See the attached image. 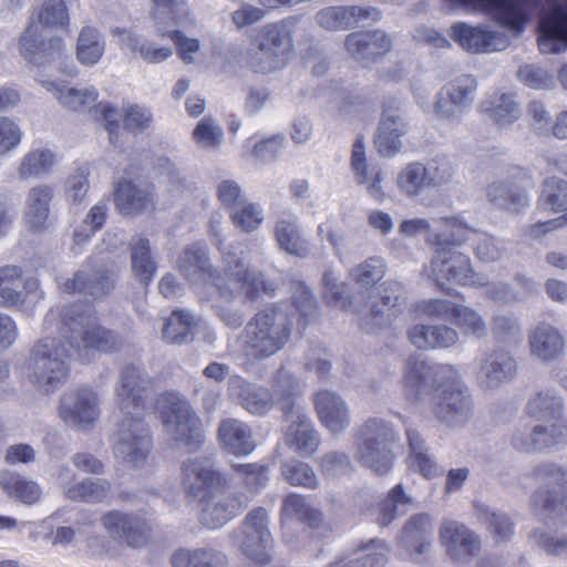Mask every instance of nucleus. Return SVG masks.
<instances>
[{"mask_svg": "<svg viewBox=\"0 0 567 567\" xmlns=\"http://www.w3.org/2000/svg\"><path fill=\"white\" fill-rule=\"evenodd\" d=\"M47 331L56 330L60 338L39 340L29 362L30 381L49 394L63 385L70 375L71 350L116 352L122 347L120 336L99 322L96 311L89 302H73L49 310L43 322Z\"/></svg>", "mask_w": 567, "mask_h": 567, "instance_id": "1", "label": "nucleus"}, {"mask_svg": "<svg viewBox=\"0 0 567 567\" xmlns=\"http://www.w3.org/2000/svg\"><path fill=\"white\" fill-rule=\"evenodd\" d=\"M221 252L224 271L219 272L210 264L207 249L193 244L187 246L177 261V268L188 281H202L216 290L219 299L230 302L240 298L243 302H254L262 296L274 297L276 286L262 271L245 267L243 259L231 250Z\"/></svg>", "mask_w": 567, "mask_h": 567, "instance_id": "2", "label": "nucleus"}, {"mask_svg": "<svg viewBox=\"0 0 567 567\" xmlns=\"http://www.w3.org/2000/svg\"><path fill=\"white\" fill-rule=\"evenodd\" d=\"M318 303L302 282L296 286L289 306L276 303L256 312L240 333L243 355L249 362L266 360L281 351L290 340L293 319L305 330L317 313Z\"/></svg>", "mask_w": 567, "mask_h": 567, "instance_id": "3", "label": "nucleus"}, {"mask_svg": "<svg viewBox=\"0 0 567 567\" xmlns=\"http://www.w3.org/2000/svg\"><path fill=\"white\" fill-rule=\"evenodd\" d=\"M153 379L143 374L140 368L127 364L120 374L115 390L116 403L122 413L118 423L114 454L133 467L145 463L152 440L144 416L147 399L153 392Z\"/></svg>", "mask_w": 567, "mask_h": 567, "instance_id": "4", "label": "nucleus"}, {"mask_svg": "<svg viewBox=\"0 0 567 567\" xmlns=\"http://www.w3.org/2000/svg\"><path fill=\"white\" fill-rule=\"evenodd\" d=\"M403 389L409 400L429 395L433 412L441 421L465 415L471 408L470 396L452 365H429L411 355L405 365Z\"/></svg>", "mask_w": 567, "mask_h": 567, "instance_id": "5", "label": "nucleus"}, {"mask_svg": "<svg viewBox=\"0 0 567 567\" xmlns=\"http://www.w3.org/2000/svg\"><path fill=\"white\" fill-rule=\"evenodd\" d=\"M228 485L227 477L215 468L208 456L188 460L182 465V486L186 496L200 505V522L207 528H218L239 515L245 504L236 495L215 501Z\"/></svg>", "mask_w": 567, "mask_h": 567, "instance_id": "6", "label": "nucleus"}, {"mask_svg": "<svg viewBox=\"0 0 567 567\" xmlns=\"http://www.w3.org/2000/svg\"><path fill=\"white\" fill-rule=\"evenodd\" d=\"M471 234V226L452 216L442 217L439 220V230L427 237V244L434 247V252L426 271L437 286L445 282L485 286L484 278L474 271L470 257L456 249L468 241Z\"/></svg>", "mask_w": 567, "mask_h": 567, "instance_id": "7", "label": "nucleus"}, {"mask_svg": "<svg viewBox=\"0 0 567 567\" xmlns=\"http://www.w3.org/2000/svg\"><path fill=\"white\" fill-rule=\"evenodd\" d=\"M526 414L539 424L533 426L529 436L512 437V445L517 452L533 453L566 442L567 424L563 419L560 399L549 392H539L528 401Z\"/></svg>", "mask_w": 567, "mask_h": 567, "instance_id": "8", "label": "nucleus"}, {"mask_svg": "<svg viewBox=\"0 0 567 567\" xmlns=\"http://www.w3.org/2000/svg\"><path fill=\"white\" fill-rule=\"evenodd\" d=\"M155 409L164 425H172L175 440L188 451H197L205 442V431L200 417L190 404L177 392L166 391L155 400Z\"/></svg>", "mask_w": 567, "mask_h": 567, "instance_id": "9", "label": "nucleus"}, {"mask_svg": "<svg viewBox=\"0 0 567 567\" xmlns=\"http://www.w3.org/2000/svg\"><path fill=\"white\" fill-rule=\"evenodd\" d=\"M358 437L362 441L359 445V460L374 473L386 474L393 464V430L381 420L370 419L359 430Z\"/></svg>", "mask_w": 567, "mask_h": 567, "instance_id": "10", "label": "nucleus"}, {"mask_svg": "<svg viewBox=\"0 0 567 567\" xmlns=\"http://www.w3.org/2000/svg\"><path fill=\"white\" fill-rule=\"evenodd\" d=\"M536 481L546 489L534 495V505L543 512L555 513L567 523V473L555 464H544L533 472Z\"/></svg>", "mask_w": 567, "mask_h": 567, "instance_id": "11", "label": "nucleus"}, {"mask_svg": "<svg viewBox=\"0 0 567 567\" xmlns=\"http://www.w3.org/2000/svg\"><path fill=\"white\" fill-rule=\"evenodd\" d=\"M240 550L255 565H267L271 559L272 538L268 529V513L262 507L251 509L243 523Z\"/></svg>", "mask_w": 567, "mask_h": 567, "instance_id": "12", "label": "nucleus"}, {"mask_svg": "<svg viewBox=\"0 0 567 567\" xmlns=\"http://www.w3.org/2000/svg\"><path fill=\"white\" fill-rule=\"evenodd\" d=\"M450 38L470 53L501 51L509 45L511 38L501 31L484 25H471L456 22L449 30Z\"/></svg>", "mask_w": 567, "mask_h": 567, "instance_id": "13", "label": "nucleus"}, {"mask_svg": "<svg viewBox=\"0 0 567 567\" xmlns=\"http://www.w3.org/2000/svg\"><path fill=\"white\" fill-rule=\"evenodd\" d=\"M104 529L123 539L132 548L146 546L152 538V525L142 515L110 511L101 517Z\"/></svg>", "mask_w": 567, "mask_h": 567, "instance_id": "14", "label": "nucleus"}, {"mask_svg": "<svg viewBox=\"0 0 567 567\" xmlns=\"http://www.w3.org/2000/svg\"><path fill=\"white\" fill-rule=\"evenodd\" d=\"M476 80L461 75L446 83L436 94L433 112L441 118H453L470 107L474 101Z\"/></svg>", "mask_w": 567, "mask_h": 567, "instance_id": "15", "label": "nucleus"}, {"mask_svg": "<svg viewBox=\"0 0 567 567\" xmlns=\"http://www.w3.org/2000/svg\"><path fill=\"white\" fill-rule=\"evenodd\" d=\"M22 274L18 266L0 267V306L17 307L43 299L39 280L28 278L22 281Z\"/></svg>", "mask_w": 567, "mask_h": 567, "instance_id": "16", "label": "nucleus"}, {"mask_svg": "<svg viewBox=\"0 0 567 567\" xmlns=\"http://www.w3.org/2000/svg\"><path fill=\"white\" fill-rule=\"evenodd\" d=\"M539 202L548 206L551 212L563 213V215L530 225L527 231L533 238H539L567 225V182L556 177L547 178L544 182Z\"/></svg>", "mask_w": 567, "mask_h": 567, "instance_id": "17", "label": "nucleus"}, {"mask_svg": "<svg viewBox=\"0 0 567 567\" xmlns=\"http://www.w3.org/2000/svg\"><path fill=\"white\" fill-rule=\"evenodd\" d=\"M117 212L124 216H135L154 210L155 187L153 184L137 185L126 178L120 179L113 189Z\"/></svg>", "mask_w": 567, "mask_h": 567, "instance_id": "18", "label": "nucleus"}, {"mask_svg": "<svg viewBox=\"0 0 567 567\" xmlns=\"http://www.w3.org/2000/svg\"><path fill=\"white\" fill-rule=\"evenodd\" d=\"M344 48L350 58L365 65L388 53L392 48V40L380 29L354 31L346 37Z\"/></svg>", "mask_w": 567, "mask_h": 567, "instance_id": "19", "label": "nucleus"}, {"mask_svg": "<svg viewBox=\"0 0 567 567\" xmlns=\"http://www.w3.org/2000/svg\"><path fill=\"white\" fill-rule=\"evenodd\" d=\"M59 414L66 423L78 426L92 424L100 414L96 393L90 388L65 393L61 399Z\"/></svg>", "mask_w": 567, "mask_h": 567, "instance_id": "20", "label": "nucleus"}, {"mask_svg": "<svg viewBox=\"0 0 567 567\" xmlns=\"http://www.w3.org/2000/svg\"><path fill=\"white\" fill-rule=\"evenodd\" d=\"M453 177V167L449 162L440 163L432 176L421 163L408 164L398 175L399 188L409 196L419 195L430 186L442 185Z\"/></svg>", "mask_w": 567, "mask_h": 567, "instance_id": "21", "label": "nucleus"}, {"mask_svg": "<svg viewBox=\"0 0 567 567\" xmlns=\"http://www.w3.org/2000/svg\"><path fill=\"white\" fill-rule=\"evenodd\" d=\"M42 30L39 23L31 21L20 38V53L25 60L38 65L61 58L65 45L61 38H52L47 42Z\"/></svg>", "mask_w": 567, "mask_h": 567, "instance_id": "22", "label": "nucleus"}, {"mask_svg": "<svg viewBox=\"0 0 567 567\" xmlns=\"http://www.w3.org/2000/svg\"><path fill=\"white\" fill-rule=\"evenodd\" d=\"M538 47L543 53H560L567 47V0L551 7L542 17Z\"/></svg>", "mask_w": 567, "mask_h": 567, "instance_id": "23", "label": "nucleus"}, {"mask_svg": "<svg viewBox=\"0 0 567 567\" xmlns=\"http://www.w3.org/2000/svg\"><path fill=\"white\" fill-rule=\"evenodd\" d=\"M440 537L453 559L472 558L478 555L482 548L480 536L456 522L444 524L440 529Z\"/></svg>", "mask_w": 567, "mask_h": 567, "instance_id": "24", "label": "nucleus"}, {"mask_svg": "<svg viewBox=\"0 0 567 567\" xmlns=\"http://www.w3.org/2000/svg\"><path fill=\"white\" fill-rule=\"evenodd\" d=\"M295 27L296 20L293 18L267 23L258 30L252 39L254 43H259L288 62L289 55L293 50L292 34Z\"/></svg>", "mask_w": 567, "mask_h": 567, "instance_id": "25", "label": "nucleus"}, {"mask_svg": "<svg viewBox=\"0 0 567 567\" xmlns=\"http://www.w3.org/2000/svg\"><path fill=\"white\" fill-rule=\"evenodd\" d=\"M218 440L235 456L248 455L257 445L251 427L237 419H226L219 423Z\"/></svg>", "mask_w": 567, "mask_h": 567, "instance_id": "26", "label": "nucleus"}, {"mask_svg": "<svg viewBox=\"0 0 567 567\" xmlns=\"http://www.w3.org/2000/svg\"><path fill=\"white\" fill-rule=\"evenodd\" d=\"M351 169L358 184L367 185V190L377 202H382L385 194L382 188L383 174L378 165L368 161L364 144H353Z\"/></svg>", "mask_w": 567, "mask_h": 567, "instance_id": "27", "label": "nucleus"}, {"mask_svg": "<svg viewBox=\"0 0 567 567\" xmlns=\"http://www.w3.org/2000/svg\"><path fill=\"white\" fill-rule=\"evenodd\" d=\"M409 341L421 350L446 349L458 341V333L446 324H414L408 330Z\"/></svg>", "mask_w": 567, "mask_h": 567, "instance_id": "28", "label": "nucleus"}, {"mask_svg": "<svg viewBox=\"0 0 567 567\" xmlns=\"http://www.w3.org/2000/svg\"><path fill=\"white\" fill-rule=\"evenodd\" d=\"M313 404L322 425L332 433L344 430L349 424L346 403L333 392L322 390L316 393Z\"/></svg>", "mask_w": 567, "mask_h": 567, "instance_id": "29", "label": "nucleus"}, {"mask_svg": "<svg viewBox=\"0 0 567 567\" xmlns=\"http://www.w3.org/2000/svg\"><path fill=\"white\" fill-rule=\"evenodd\" d=\"M41 85L51 92L59 103L72 111L89 112L95 107L99 92L94 86L68 87L53 81H41Z\"/></svg>", "mask_w": 567, "mask_h": 567, "instance_id": "30", "label": "nucleus"}, {"mask_svg": "<svg viewBox=\"0 0 567 567\" xmlns=\"http://www.w3.org/2000/svg\"><path fill=\"white\" fill-rule=\"evenodd\" d=\"M274 237L280 250L305 258L309 255V241L302 235L296 217H281L274 226Z\"/></svg>", "mask_w": 567, "mask_h": 567, "instance_id": "31", "label": "nucleus"}, {"mask_svg": "<svg viewBox=\"0 0 567 567\" xmlns=\"http://www.w3.org/2000/svg\"><path fill=\"white\" fill-rule=\"evenodd\" d=\"M114 288V279L107 271H95L92 276L85 271H76L73 278L61 285L65 293H83L100 298L107 295Z\"/></svg>", "mask_w": 567, "mask_h": 567, "instance_id": "32", "label": "nucleus"}, {"mask_svg": "<svg viewBox=\"0 0 567 567\" xmlns=\"http://www.w3.org/2000/svg\"><path fill=\"white\" fill-rule=\"evenodd\" d=\"M530 352L543 360L555 359L563 352L564 338L553 326L540 322L529 333Z\"/></svg>", "mask_w": 567, "mask_h": 567, "instance_id": "33", "label": "nucleus"}, {"mask_svg": "<svg viewBox=\"0 0 567 567\" xmlns=\"http://www.w3.org/2000/svg\"><path fill=\"white\" fill-rule=\"evenodd\" d=\"M52 188L48 185H38L30 189L27 199L25 221L33 233L47 228L52 199Z\"/></svg>", "mask_w": 567, "mask_h": 567, "instance_id": "34", "label": "nucleus"}, {"mask_svg": "<svg viewBox=\"0 0 567 567\" xmlns=\"http://www.w3.org/2000/svg\"><path fill=\"white\" fill-rule=\"evenodd\" d=\"M173 567H227L226 555L213 547L178 548L171 556Z\"/></svg>", "mask_w": 567, "mask_h": 567, "instance_id": "35", "label": "nucleus"}, {"mask_svg": "<svg viewBox=\"0 0 567 567\" xmlns=\"http://www.w3.org/2000/svg\"><path fill=\"white\" fill-rule=\"evenodd\" d=\"M105 45L104 35L97 28L84 25L76 39V60L84 66H93L102 59Z\"/></svg>", "mask_w": 567, "mask_h": 567, "instance_id": "36", "label": "nucleus"}, {"mask_svg": "<svg viewBox=\"0 0 567 567\" xmlns=\"http://www.w3.org/2000/svg\"><path fill=\"white\" fill-rule=\"evenodd\" d=\"M287 444L301 455H312L319 446V436L305 415H299L286 433Z\"/></svg>", "mask_w": 567, "mask_h": 567, "instance_id": "37", "label": "nucleus"}, {"mask_svg": "<svg viewBox=\"0 0 567 567\" xmlns=\"http://www.w3.org/2000/svg\"><path fill=\"white\" fill-rule=\"evenodd\" d=\"M2 489L12 498L33 505L40 501L42 491L40 486L17 473L6 472L0 476Z\"/></svg>", "mask_w": 567, "mask_h": 567, "instance_id": "38", "label": "nucleus"}, {"mask_svg": "<svg viewBox=\"0 0 567 567\" xmlns=\"http://www.w3.org/2000/svg\"><path fill=\"white\" fill-rule=\"evenodd\" d=\"M281 515L295 516L299 522L311 528L319 527L323 522L320 509L307 502L306 496L291 493L282 501Z\"/></svg>", "mask_w": 567, "mask_h": 567, "instance_id": "39", "label": "nucleus"}, {"mask_svg": "<svg viewBox=\"0 0 567 567\" xmlns=\"http://www.w3.org/2000/svg\"><path fill=\"white\" fill-rule=\"evenodd\" d=\"M484 109L499 126L509 125L522 115V109L511 93H499L491 96L485 102Z\"/></svg>", "mask_w": 567, "mask_h": 567, "instance_id": "40", "label": "nucleus"}, {"mask_svg": "<svg viewBox=\"0 0 567 567\" xmlns=\"http://www.w3.org/2000/svg\"><path fill=\"white\" fill-rule=\"evenodd\" d=\"M111 34L117 37L125 48L137 51L141 58L148 63L162 62L172 54L168 48H157L150 42H141L130 30L123 28H112Z\"/></svg>", "mask_w": 567, "mask_h": 567, "instance_id": "41", "label": "nucleus"}, {"mask_svg": "<svg viewBox=\"0 0 567 567\" xmlns=\"http://www.w3.org/2000/svg\"><path fill=\"white\" fill-rule=\"evenodd\" d=\"M132 269L135 277L145 286L153 280L157 266L151 256L150 241L140 237L131 244Z\"/></svg>", "mask_w": 567, "mask_h": 567, "instance_id": "42", "label": "nucleus"}, {"mask_svg": "<svg viewBox=\"0 0 567 567\" xmlns=\"http://www.w3.org/2000/svg\"><path fill=\"white\" fill-rule=\"evenodd\" d=\"M240 405L250 414L264 415L269 412L275 403L269 389L251 383H244L238 393Z\"/></svg>", "mask_w": 567, "mask_h": 567, "instance_id": "43", "label": "nucleus"}, {"mask_svg": "<svg viewBox=\"0 0 567 567\" xmlns=\"http://www.w3.org/2000/svg\"><path fill=\"white\" fill-rule=\"evenodd\" d=\"M482 369L485 371L488 386H496L514 377L516 363L508 352L494 351L485 358Z\"/></svg>", "mask_w": 567, "mask_h": 567, "instance_id": "44", "label": "nucleus"}, {"mask_svg": "<svg viewBox=\"0 0 567 567\" xmlns=\"http://www.w3.org/2000/svg\"><path fill=\"white\" fill-rule=\"evenodd\" d=\"M487 195L491 202L515 212L528 204L526 192L518 188L514 182L492 184L487 188Z\"/></svg>", "mask_w": 567, "mask_h": 567, "instance_id": "45", "label": "nucleus"}, {"mask_svg": "<svg viewBox=\"0 0 567 567\" xmlns=\"http://www.w3.org/2000/svg\"><path fill=\"white\" fill-rule=\"evenodd\" d=\"M385 271L386 265L381 257H369L353 267L349 277L355 285L368 289L380 282Z\"/></svg>", "mask_w": 567, "mask_h": 567, "instance_id": "46", "label": "nucleus"}, {"mask_svg": "<svg viewBox=\"0 0 567 567\" xmlns=\"http://www.w3.org/2000/svg\"><path fill=\"white\" fill-rule=\"evenodd\" d=\"M162 334L169 343L182 344L189 341L193 336L192 316L184 310H174L166 319Z\"/></svg>", "mask_w": 567, "mask_h": 567, "instance_id": "47", "label": "nucleus"}, {"mask_svg": "<svg viewBox=\"0 0 567 567\" xmlns=\"http://www.w3.org/2000/svg\"><path fill=\"white\" fill-rule=\"evenodd\" d=\"M430 517L426 514L413 515L404 525L403 533L415 554H424L430 547Z\"/></svg>", "mask_w": 567, "mask_h": 567, "instance_id": "48", "label": "nucleus"}, {"mask_svg": "<svg viewBox=\"0 0 567 567\" xmlns=\"http://www.w3.org/2000/svg\"><path fill=\"white\" fill-rule=\"evenodd\" d=\"M411 453L409 456V467L420 472L425 478H432L437 473L435 462L423 452V440L415 431H406Z\"/></svg>", "mask_w": 567, "mask_h": 567, "instance_id": "49", "label": "nucleus"}, {"mask_svg": "<svg viewBox=\"0 0 567 567\" xmlns=\"http://www.w3.org/2000/svg\"><path fill=\"white\" fill-rule=\"evenodd\" d=\"M409 126L399 109L388 106L377 130V142H396L405 135Z\"/></svg>", "mask_w": 567, "mask_h": 567, "instance_id": "50", "label": "nucleus"}, {"mask_svg": "<svg viewBox=\"0 0 567 567\" xmlns=\"http://www.w3.org/2000/svg\"><path fill=\"white\" fill-rule=\"evenodd\" d=\"M281 473L291 486L316 489L319 486L318 477L313 468L301 461L290 460L281 467Z\"/></svg>", "mask_w": 567, "mask_h": 567, "instance_id": "51", "label": "nucleus"}, {"mask_svg": "<svg viewBox=\"0 0 567 567\" xmlns=\"http://www.w3.org/2000/svg\"><path fill=\"white\" fill-rule=\"evenodd\" d=\"M247 64L254 72L266 74L284 68L287 61L252 40L247 51Z\"/></svg>", "mask_w": 567, "mask_h": 567, "instance_id": "52", "label": "nucleus"}, {"mask_svg": "<svg viewBox=\"0 0 567 567\" xmlns=\"http://www.w3.org/2000/svg\"><path fill=\"white\" fill-rule=\"evenodd\" d=\"M55 164V155L49 150L28 153L19 167L21 178L39 177L49 173Z\"/></svg>", "mask_w": 567, "mask_h": 567, "instance_id": "53", "label": "nucleus"}, {"mask_svg": "<svg viewBox=\"0 0 567 567\" xmlns=\"http://www.w3.org/2000/svg\"><path fill=\"white\" fill-rule=\"evenodd\" d=\"M230 220L236 228L251 233L262 224L264 213L258 204L245 200L231 210Z\"/></svg>", "mask_w": 567, "mask_h": 567, "instance_id": "54", "label": "nucleus"}, {"mask_svg": "<svg viewBox=\"0 0 567 567\" xmlns=\"http://www.w3.org/2000/svg\"><path fill=\"white\" fill-rule=\"evenodd\" d=\"M452 322L461 329L464 334L483 337L486 333V323L483 317L474 309L458 303L455 309Z\"/></svg>", "mask_w": 567, "mask_h": 567, "instance_id": "55", "label": "nucleus"}, {"mask_svg": "<svg viewBox=\"0 0 567 567\" xmlns=\"http://www.w3.org/2000/svg\"><path fill=\"white\" fill-rule=\"evenodd\" d=\"M43 27H64L69 23V10L65 0H44L38 21Z\"/></svg>", "mask_w": 567, "mask_h": 567, "instance_id": "56", "label": "nucleus"}, {"mask_svg": "<svg viewBox=\"0 0 567 567\" xmlns=\"http://www.w3.org/2000/svg\"><path fill=\"white\" fill-rule=\"evenodd\" d=\"M411 502L410 497L404 493L402 484L393 486L386 497L379 507L378 524L382 527L388 526L396 516V507L399 504L405 505Z\"/></svg>", "mask_w": 567, "mask_h": 567, "instance_id": "57", "label": "nucleus"}, {"mask_svg": "<svg viewBox=\"0 0 567 567\" xmlns=\"http://www.w3.org/2000/svg\"><path fill=\"white\" fill-rule=\"evenodd\" d=\"M473 234L468 240L473 241L474 254L483 262L496 261L501 258L502 251L494 237L486 233L478 231L471 227Z\"/></svg>", "mask_w": 567, "mask_h": 567, "instance_id": "58", "label": "nucleus"}, {"mask_svg": "<svg viewBox=\"0 0 567 567\" xmlns=\"http://www.w3.org/2000/svg\"><path fill=\"white\" fill-rule=\"evenodd\" d=\"M348 6L329 7L317 13L318 23L326 30L352 29Z\"/></svg>", "mask_w": 567, "mask_h": 567, "instance_id": "59", "label": "nucleus"}, {"mask_svg": "<svg viewBox=\"0 0 567 567\" xmlns=\"http://www.w3.org/2000/svg\"><path fill=\"white\" fill-rule=\"evenodd\" d=\"M123 127L130 132H142L150 127L153 116L148 109L132 103H124Z\"/></svg>", "mask_w": 567, "mask_h": 567, "instance_id": "60", "label": "nucleus"}, {"mask_svg": "<svg viewBox=\"0 0 567 567\" xmlns=\"http://www.w3.org/2000/svg\"><path fill=\"white\" fill-rule=\"evenodd\" d=\"M105 496L106 487L104 484L92 480H85L68 489V497L73 501L95 503L102 501Z\"/></svg>", "mask_w": 567, "mask_h": 567, "instance_id": "61", "label": "nucleus"}, {"mask_svg": "<svg viewBox=\"0 0 567 567\" xmlns=\"http://www.w3.org/2000/svg\"><path fill=\"white\" fill-rule=\"evenodd\" d=\"M231 470L243 478L247 486L264 487L268 482L269 467L266 464H233Z\"/></svg>", "mask_w": 567, "mask_h": 567, "instance_id": "62", "label": "nucleus"}, {"mask_svg": "<svg viewBox=\"0 0 567 567\" xmlns=\"http://www.w3.org/2000/svg\"><path fill=\"white\" fill-rule=\"evenodd\" d=\"M379 295L380 302L373 303L371 308V316L373 318L382 313V310L379 308L380 305L388 310H393L400 305L403 297V287L399 282L388 281L380 286Z\"/></svg>", "mask_w": 567, "mask_h": 567, "instance_id": "63", "label": "nucleus"}, {"mask_svg": "<svg viewBox=\"0 0 567 567\" xmlns=\"http://www.w3.org/2000/svg\"><path fill=\"white\" fill-rule=\"evenodd\" d=\"M516 75L524 85L530 89L543 90L549 87L551 84V76L537 64L520 65Z\"/></svg>", "mask_w": 567, "mask_h": 567, "instance_id": "64", "label": "nucleus"}]
</instances>
